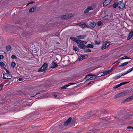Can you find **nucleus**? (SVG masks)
I'll return each instance as SVG.
<instances>
[{"label": "nucleus", "mask_w": 133, "mask_h": 133, "mask_svg": "<svg viewBox=\"0 0 133 133\" xmlns=\"http://www.w3.org/2000/svg\"><path fill=\"white\" fill-rule=\"evenodd\" d=\"M130 58L129 57L127 56H125L121 57L120 59H121V60H123L124 59H130Z\"/></svg>", "instance_id": "nucleus-32"}, {"label": "nucleus", "mask_w": 133, "mask_h": 133, "mask_svg": "<svg viewBox=\"0 0 133 133\" xmlns=\"http://www.w3.org/2000/svg\"><path fill=\"white\" fill-rule=\"evenodd\" d=\"M91 50L89 49H87L85 50H84V52H89L91 51Z\"/></svg>", "instance_id": "nucleus-44"}, {"label": "nucleus", "mask_w": 133, "mask_h": 133, "mask_svg": "<svg viewBox=\"0 0 133 133\" xmlns=\"http://www.w3.org/2000/svg\"><path fill=\"white\" fill-rule=\"evenodd\" d=\"M59 34V31H58L56 32V33L55 34V35L56 36H58Z\"/></svg>", "instance_id": "nucleus-56"}, {"label": "nucleus", "mask_w": 133, "mask_h": 133, "mask_svg": "<svg viewBox=\"0 0 133 133\" xmlns=\"http://www.w3.org/2000/svg\"><path fill=\"white\" fill-rule=\"evenodd\" d=\"M33 11H36L39 10V7H38L37 6H33Z\"/></svg>", "instance_id": "nucleus-23"}, {"label": "nucleus", "mask_w": 133, "mask_h": 133, "mask_svg": "<svg viewBox=\"0 0 133 133\" xmlns=\"http://www.w3.org/2000/svg\"><path fill=\"white\" fill-rule=\"evenodd\" d=\"M94 82L93 81H91L89 83H88L87 85H86L87 86V85H89L91 84H92Z\"/></svg>", "instance_id": "nucleus-61"}, {"label": "nucleus", "mask_w": 133, "mask_h": 133, "mask_svg": "<svg viewBox=\"0 0 133 133\" xmlns=\"http://www.w3.org/2000/svg\"><path fill=\"white\" fill-rule=\"evenodd\" d=\"M6 49L8 51H10L12 50V48L11 46L8 45L6 47Z\"/></svg>", "instance_id": "nucleus-22"}, {"label": "nucleus", "mask_w": 133, "mask_h": 133, "mask_svg": "<svg viewBox=\"0 0 133 133\" xmlns=\"http://www.w3.org/2000/svg\"><path fill=\"white\" fill-rule=\"evenodd\" d=\"M111 17V15H106L102 18L103 20H108L110 19Z\"/></svg>", "instance_id": "nucleus-11"}, {"label": "nucleus", "mask_w": 133, "mask_h": 133, "mask_svg": "<svg viewBox=\"0 0 133 133\" xmlns=\"http://www.w3.org/2000/svg\"><path fill=\"white\" fill-rule=\"evenodd\" d=\"M29 34L28 33V34H25V37H26V38H30L31 37V35L30 34V33L29 32Z\"/></svg>", "instance_id": "nucleus-37"}, {"label": "nucleus", "mask_w": 133, "mask_h": 133, "mask_svg": "<svg viewBox=\"0 0 133 133\" xmlns=\"http://www.w3.org/2000/svg\"><path fill=\"white\" fill-rule=\"evenodd\" d=\"M128 64V62H126L125 63H123L121 64V66H124Z\"/></svg>", "instance_id": "nucleus-42"}, {"label": "nucleus", "mask_w": 133, "mask_h": 133, "mask_svg": "<svg viewBox=\"0 0 133 133\" xmlns=\"http://www.w3.org/2000/svg\"><path fill=\"white\" fill-rule=\"evenodd\" d=\"M16 64L15 62H13L11 64V67L13 68H14Z\"/></svg>", "instance_id": "nucleus-38"}, {"label": "nucleus", "mask_w": 133, "mask_h": 133, "mask_svg": "<svg viewBox=\"0 0 133 133\" xmlns=\"http://www.w3.org/2000/svg\"><path fill=\"white\" fill-rule=\"evenodd\" d=\"M3 79H10L12 77L11 75L10 74H3Z\"/></svg>", "instance_id": "nucleus-4"}, {"label": "nucleus", "mask_w": 133, "mask_h": 133, "mask_svg": "<svg viewBox=\"0 0 133 133\" xmlns=\"http://www.w3.org/2000/svg\"><path fill=\"white\" fill-rule=\"evenodd\" d=\"M128 73L127 72V71L125 72L124 73H122V76H124L127 74H128Z\"/></svg>", "instance_id": "nucleus-60"}, {"label": "nucleus", "mask_w": 133, "mask_h": 133, "mask_svg": "<svg viewBox=\"0 0 133 133\" xmlns=\"http://www.w3.org/2000/svg\"><path fill=\"white\" fill-rule=\"evenodd\" d=\"M131 101L130 97H129L125 99L123 101V102L124 103L126 102H129V101Z\"/></svg>", "instance_id": "nucleus-35"}, {"label": "nucleus", "mask_w": 133, "mask_h": 133, "mask_svg": "<svg viewBox=\"0 0 133 133\" xmlns=\"http://www.w3.org/2000/svg\"><path fill=\"white\" fill-rule=\"evenodd\" d=\"M117 118L120 120L124 121L126 119L128 118V117L126 115L122 116L121 117H118Z\"/></svg>", "instance_id": "nucleus-19"}, {"label": "nucleus", "mask_w": 133, "mask_h": 133, "mask_svg": "<svg viewBox=\"0 0 133 133\" xmlns=\"http://www.w3.org/2000/svg\"><path fill=\"white\" fill-rule=\"evenodd\" d=\"M62 17L63 19H68L67 15H66L62 16Z\"/></svg>", "instance_id": "nucleus-31"}, {"label": "nucleus", "mask_w": 133, "mask_h": 133, "mask_svg": "<svg viewBox=\"0 0 133 133\" xmlns=\"http://www.w3.org/2000/svg\"><path fill=\"white\" fill-rule=\"evenodd\" d=\"M27 50H28V53H25V58H28L30 59L32 58V54L30 51H29V50L28 48L27 49Z\"/></svg>", "instance_id": "nucleus-3"}, {"label": "nucleus", "mask_w": 133, "mask_h": 133, "mask_svg": "<svg viewBox=\"0 0 133 133\" xmlns=\"http://www.w3.org/2000/svg\"><path fill=\"white\" fill-rule=\"evenodd\" d=\"M95 43L97 45H99L100 44V42H97V41H96L95 42Z\"/></svg>", "instance_id": "nucleus-58"}, {"label": "nucleus", "mask_w": 133, "mask_h": 133, "mask_svg": "<svg viewBox=\"0 0 133 133\" xmlns=\"http://www.w3.org/2000/svg\"><path fill=\"white\" fill-rule=\"evenodd\" d=\"M11 58L13 59H17V57L15 55H12L11 56Z\"/></svg>", "instance_id": "nucleus-43"}, {"label": "nucleus", "mask_w": 133, "mask_h": 133, "mask_svg": "<svg viewBox=\"0 0 133 133\" xmlns=\"http://www.w3.org/2000/svg\"><path fill=\"white\" fill-rule=\"evenodd\" d=\"M94 46L91 44H89L87 45V48H93Z\"/></svg>", "instance_id": "nucleus-30"}, {"label": "nucleus", "mask_w": 133, "mask_h": 133, "mask_svg": "<svg viewBox=\"0 0 133 133\" xmlns=\"http://www.w3.org/2000/svg\"><path fill=\"white\" fill-rule=\"evenodd\" d=\"M87 45H78V46L79 48L81 49H85L87 48Z\"/></svg>", "instance_id": "nucleus-16"}, {"label": "nucleus", "mask_w": 133, "mask_h": 133, "mask_svg": "<svg viewBox=\"0 0 133 133\" xmlns=\"http://www.w3.org/2000/svg\"><path fill=\"white\" fill-rule=\"evenodd\" d=\"M97 25L98 26H100L101 25H102V23L100 21H99L97 22Z\"/></svg>", "instance_id": "nucleus-45"}, {"label": "nucleus", "mask_w": 133, "mask_h": 133, "mask_svg": "<svg viewBox=\"0 0 133 133\" xmlns=\"http://www.w3.org/2000/svg\"><path fill=\"white\" fill-rule=\"evenodd\" d=\"M121 86H120V84L116 85L115 86H114L113 88V89H116V88H118L119 87H120Z\"/></svg>", "instance_id": "nucleus-47"}, {"label": "nucleus", "mask_w": 133, "mask_h": 133, "mask_svg": "<svg viewBox=\"0 0 133 133\" xmlns=\"http://www.w3.org/2000/svg\"><path fill=\"white\" fill-rule=\"evenodd\" d=\"M86 35H80L78 36H77L76 37L78 39H83L86 37Z\"/></svg>", "instance_id": "nucleus-18"}, {"label": "nucleus", "mask_w": 133, "mask_h": 133, "mask_svg": "<svg viewBox=\"0 0 133 133\" xmlns=\"http://www.w3.org/2000/svg\"><path fill=\"white\" fill-rule=\"evenodd\" d=\"M77 84V83H69L67 85L68 87L70 85H73L74 84Z\"/></svg>", "instance_id": "nucleus-50"}, {"label": "nucleus", "mask_w": 133, "mask_h": 133, "mask_svg": "<svg viewBox=\"0 0 133 133\" xmlns=\"http://www.w3.org/2000/svg\"><path fill=\"white\" fill-rule=\"evenodd\" d=\"M133 35V31L132 30L129 32L128 35V36L127 38V40H128L130 39L132 37Z\"/></svg>", "instance_id": "nucleus-8"}, {"label": "nucleus", "mask_w": 133, "mask_h": 133, "mask_svg": "<svg viewBox=\"0 0 133 133\" xmlns=\"http://www.w3.org/2000/svg\"><path fill=\"white\" fill-rule=\"evenodd\" d=\"M70 38L72 40L74 41L75 42V41H76L77 40H78V39L76 38L73 37H70Z\"/></svg>", "instance_id": "nucleus-29"}, {"label": "nucleus", "mask_w": 133, "mask_h": 133, "mask_svg": "<svg viewBox=\"0 0 133 133\" xmlns=\"http://www.w3.org/2000/svg\"><path fill=\"white\" fill-rule=\"evenodd\" d=\"M51 68H56L58 65L54 61H52V63L51 64Z\"/></svg>", "instance_id": "nucleus-13"}, {"label": "nucleus", "mask_w": 133, "mask_h": 133, "mask_svg": "<svg viewBox=\"0 0 133 133\" xmlns=\"http://www.w3.org/2000/svg\"><path fill=\"white\" fill-rule=\"evenodd\" d=\"M74 79L72 78H70L68 79H67V80L66 81H69L72 80Z\"/></svg>", "instance_id": "nucleus-54"}, {"label": "nucleus", "mask_w": 133, "mask_h": 133, "mask_svg": "<svg viewBox=\"0 0 133 133\" xmlns=\"http://www.w3.org/2000/svg\"><path fill=\"white\" fill-rule=\"evenodd\" d=\"M77 25L83 28H89V27L85 23L83 22L79 23L77 24Z\"/></svg>", "instance_id": "nucleus-5"}, {"label": "nucleus", "mask_w": 133, "mask_h": 133, "mask_svg": "<svg viewBox=\"0 0 133 133\" xmlns=\"http://www.w3.org/2000/svg\"><path fill=\"white\" fill-rule=\"evenodd\" d=\"M120 77V76H116L113 77V78L114 79H117L118 78Z\"/></svg>", "instance_id": "nucleus-51"}, {"label": "nucleus", "mask_w": 133, "mask_h": 133, "mask_svg": "<svg viewBox=\"0 0 133 133\" xmlns=\"http://www.w3.org/2000/svg\"><path fill=\"white\" fill-rule=\"evenodd\" d=\"M68 87V85L67 84L65 85L63 87L60 88L59 89H65L66 88Z\"/></svg>", "instance_id": "nucleus-28"}, {"label": "nucleus", "mask_w": 133, "mask_h": 133, "mask_svg": "<svg viewBox=\"0 0 133 133\" xmlns=\"http://www.w3.org/2000/svg\"><path fill=\"white\" fill-rule=\"evenodd\" d=\"M95 75H92V74H89L87 75L86 76L85 78L86 79V81L89 80V79H89L90 78V76H95Z\"/></svg>", "instance_id": "nucleus-15"}, {"label": "nucleus", "mask_w": 133, "mask_h": 133, "mask_svg": "<svg viewBox=\"0 0 133 133\" xmlns=\"http://www.w3.org/2000/svg\"><path fill=\"white\" fill-rule=\"evenodd\" d=\"M24 91H19V94L20 95H22L23 94H24Z\"/></svg>", "instance_id": "nucleus-62"}, {"label": "nucleus", "mask_w": 133, "mask_h": 133, "mask_svg": "<svg viewBox=\"0 0 133 133\" xmlns=\"http://www.w3.org/2000/svg\"><path fill=\"white\" fill-rule=\"evenodd\" d=\"M29 12H32L34 11H33V7H32L31 8H30L29 10Z\"/></svg>", "instance_id": "nucleus-48"}, {"label": "nucleus", "mask_w": 133, "mask_h": 133, "mask_svg": "<svg viewBox=\"0 0 133 133\" xmlns=\"http://www.w3.org/2000/svg\"><path fill=\"white\" fill-rule=\"evenodd\" d=\"M68 19H69L71 18V17H72V16H73V15L72 14H70L69 15L68 14Z\"/></svg>", "instance_id": "nucleus-41"}, {"label": "nucleus", "mask_w": 133, "mask_h": 133, "mask_svg": "<svg viewBox=\"0 0 133 133\" xmlns=\"http://www.w3.org/2000/svg\"><path fill=\"white\" fill-rule=\"evenodd\" d=\"M75 42L77 44L79 45H81V40L78 39V40H77Z\"/></svg>", "instance_id": "nucleus-26"}, {"label": "nucleus", "mask_w": 133, "mask_h": 133, "mask_svg": "<svg viewBox=\"0 0 133 133\" xmlns=\"http://www.w3.org/2000/svg\"><path fill=\"white\" fill-rule=\"evenodd\" d=\"M92 75H94L95 76H90V78L89 79V80H91L93 79H96L98 77L97 76V75H95V74H92Z\"/></svg>", "instance_id": "nucleus-20"}, {"label": "nucleus", "mask_w": 133, "mask_h": 133, "mask_svg": "<svg viewBox=\"0 0 133 133\" xmlns=\"http://www.w3.org/2000/svg\"><path fill=\"white\" fill-rule=\"evenodd\" d=\"M72 119L71 117H70L65 122H64L63 125L64 126H67L70 123V122Z\"/></svg>", "instance_id": "nucleus-6"}, {"label": "nucleus", "mask_w": 133, "mask_h": 133, "mask_svg": "<svg viewBox=\"0 0 133 133\" xmlns=\"http://www.w3.org/2000/svg\"><path fill=\"white\" fill-rule=\"evenodd\" d=\"M89 25L92 27L94 28L95 26L96 23L94 22H92L90 23Z\"/></svg>", "instance_id": "nucleus-24"}, {"label": "nucleus", "mask_w": 133, "mask_h": 133, "mask_svg": "<svg viewBox=\"0 0 133 133\" xmlns=\"http://www.w3.org/2000/svg\"><path fill=\"white\" fill-rule=\"evenodd\" d=\"M77 123V120L76 118V117H75L74 118L72 119L71 120V123L73 124V125L75 123Z\"/></svg>", "instance_id": "nucleus-21"}, {"label": "nucleus", "mask_w": 133, "mask_h": 133, "mask_svg": "<svg viewBox=\"0 0 133 133\" xmlns=\"http://www.w3.org/2000/svg\"><path fill=\"white\" fill-rule=\"evenodd\" d=\"M73 49L75 51H79V49L77 47H75L74 46H73Z\"/></svg>", "instance_id": "nucleus-33"}, {"label": "nucleus", "mask_w": 133, "mask_h": 133, "mask_svg": "<svg viewBox=\"0 0 133 133\" xmlns=\"http://www.w3.org/2000/svg\"><path fill=\"white\" fill-rule=\"evenodd\" d=\"M89 10L88 9V8H87V9H85L84 11V13H87L89 11Z\"/></svg>", "instance_id": "nucleus-46"}, {"label": "nucleus", "mask_w": 133, "mask_h": 133, "mask_svg": "<svg viewBox=\"0 0 133 133\" xmlns=\"http://www.w3.org/2000/svg\"><path fill=\"white\" fill-rule=\"evenodd\" d=\"M40 94V93H37V94H36V95H34V96H29V97H30V98H32V97H34L36 95H38V94Z\"/></svg>", "instance_id": "nucleus-57"}, {"label": "nucleus", "mask_w": 133, "mask_h": 133, "mask_svg": "<svg viewBox=\"0 0 133 133\" xmlns=\"http://www.w3.org/2000/svg\"><path fill=\"white\" fill-rule=\"evenodd\" d=\"M130 90H127L121 92L122 96H124L128 95L130 92Z\"/></svg>", "instance_id": "nucleus-10"}, {"label": "nucleus", "mask_w": 133, "mask_h": 133, "mask_svg": "<svg viewBox=\"0 0 133 133\" xmlns=\"http://www.w3.org/2000/svg\"><path fill=\"white\" fill-rule=\"evenodd\" d=\"M87 42L86 41H81V43H81V45H85L87 44Z\"/></svg>", "instance_id": "nucleus-49"}, {"label": "nucleus", "mask_w": 133, "mask_h": 133, "mask_svg": "<svg viewBox=\"0 0 133 133\" xmlns=\"http://www.w3.org/2000/svg\"><path fill=\"white\" fill-rule=\"evenodd\" d=\"M48 66V64L47 63H44L37 71L38 72H41L43 71L45 72L46 70V68Z\"/></svg>", "instance_id": "nucleus-1"}, {"label": "nucleus", "mask_w": 133, "mask_h": 133, "mask_svg": "<svg viewBox=\"0 0 133 133\" xmlns=\"http://www.w3.org/2000/svg\"><path fill=\"white\" fill-rule=\"evenodd\" d=\"M100 131V129H96L93 130L92 131L93 133H95L97 131Z\"/></svg>", "instance_id": "nucleus-40"}, {"label": "nucleus", "mask_w": 133, "mask_h": 133, "mask_svg": "<svg viewBox=\"0 0 133 133\" xmlns=\"http://www.w3.org/2000/svg\"><path fill=\"white\" fill-rule=\"evenodd\" d=\"M0 65L4 69V68H5L6 65L3 62H0Z\"/></svg>", "instance_id": "nucleus-27"}, {"label": "nucleus", "mask_w": 133, "mask_h": 133, "mask_svg": "<svg viewBox=\"0 0 133 133\" xmlns=\"http://www.w3.org/2000/svg\"><path fill=\"white\" fill-rule=\"evenodd\" d=\"M4 69L6 71V73L7 74H10V71L9 70H8L5 68H4Z\"/></svg>", "instance_id": "nucleus-53"}, {"label": "nucleus", "mask_w": 133, "mask_h": 133, "mask_svg": "<svg viewBox=\"0 0 133 133\" xmlns=\"http://www.w3.org/2000/svg\"><path fill=\"white\" fill-rule=\"evenodd\" d=\"M100 73H104V74L103 75H105L109 74V72L108 71H105L103 72H101Z\"/></svg>", "instance_id": "nucleus-36"}, {"label": "nucleus", "mask_w": 133, "mask_h": 133, "mask_svg": "<svg viewBox=\"0 0 133 133\" xmlns=\"http://www.w3.org/2000/svg\"><path fill=\"white\" fill-rule=\"evenodd\" d=\"M123 97L122 96V93L121 92L118 93L116 94L114 96V98L115 99L117 98H119Z\"/></svg>", "instance_id": "nucleus-12"}, {"label": "nucleus", "mask_w": 133, "mask_h": 133, "mask_svg": "<svg viewBox=\"0 0 133 133\" xmlns=\"http://www.w3.org/2000/svg\"><path fill=\"white\" fill-rule=\"evenodd\" d=\"M110 44L109 42H107L105 44H104L103 46H102L101 49L102 50L106 49L109 46Z\"/></svg>", "instance_id": "nucleus-9"}, {"label": "nucleus", "mask_w": 133, "mask_h": 133, "mask_svg": "<svg viewBox=\"0 0 133 133\" xmlns=\"http://www.w3.org/2000/svg\"><path fill=\"white\" fill-rule=\"evenodd\" d=\"M118 8L120 9H123L125 6V4L123 2V1H120L118 3Z\"/></svg>", "instance_id": "nucleus-2"}, {"label": "nucleus", "mask_w": 133, "mask_h": 133, "mask_svg": "<svg viewBox=\"0 0 133 133\" xmlns=\"http://www.w3.org/2000/svg\"><path fill=\"white\" fill-rule=\"evenodd\" d=\"M56 94H57V95L58 96L57 98H58L62 94L61 93H59L58 92H56Z\"/></svg>", "instance_id": "nucleus-39"}, {"label": "nucleus", "mask_w": 133, "mask_h": 133, "mask_svg": "<svg viewBox=\"0 0 133 133\" xmlns=\"http://www.w3.org/2000/svg\"><path fill=\"white\" fill-rule=\"evenodd\" d=\"M130 99L131 100H133V95L130 96Z\"/></svg>", "instance_id": "nucleus-64"}, {"label": "nucleus", "mask_w": 133, "mask_h": 133, "mask_svg": "<svg viewBox=\"0 0 133 133\" xmlns=\"http://www.w3.org/2000/svg\"><path fill=\"white\" fill-rule=\"evenodd\" d=\"M118 3L117 2H115V3L113 4L112 6L114 8H116L117 6L118 7Z\"/></svg>", "instance_id": "nucleus-25"}, {"label": "nucleus", "mask_w": 133, "mask_h": 133, "mask_svg": "<svg viewBox=\"0 0 133 133\" xmlns=\"http://www.w3.org/2000/svg\"><path fill=\"white\" fill-rule=\"evenodd\" d=\"M32 101V99L29 97L25 98V102L31 103Z\"/></svg>", "instance_id": "nucleus-17"}, {"label": "nucleus", "mask_w": 133, "mask_h": 133, "mask_svg": "<svg viewBox=\"0 0 133 133\" xmlns=\"http://www.w3.org/2000/svg\"><path fill=\"white\" fill-rule=\"evenodd\" d=\"M110 1L109 0H105L103 3V6H107L110 3Z\"/></svg>", "instance_id": "nucleus-14"}, {"label": "nucleus", "mask_w": 133, "mask_h": 133, "mask_svg": "<svg viewBox=\"0 0 133 133\" xmlns=\"http://www.w3.org/2000/svg\"><path fill=\"white\" fill-rule=\"evenodd\" d=\"M106 111H105L104 110H101V114L103 113H106Z\"/></svg>", "instance_id": "nucleus-55"}, {"label": "nucleus", "mask_w": 133, "mask_h": 133, "mask_svg": "<svg viewBox=\"0 0 133 133\" xmlns=\"http://www.w3.org/2000/svg\"><path fill=\"white\" fill-rule=\"evenodd\" d=\"M88 8L89 10H92L94 9H93V8H92V6H88Z\"/></svg>", "instance_id": "nucleus-52"}, {"label": "nucleus", "mask_w": 133, "mask_h": 133, "mask_svg": "<svg viewBox=\"0 0 133 133\" xmlns=\"http://www.w3.org/2000/svg\"><path fill=\"white\" fill-rule=\"evenodd\" d=\"M81 57L79 58H78V59L79 61H81L82 60L86 59L88 57V56L87 55H80Z\"/></svg>", "instance_id": "nucleus-7"}, {"label": "nucleus", "mask_w": 133, "mask_h": 133, "mask_svg": "<svg viewBox=\"0 0 133 133\" xmlns=\"http://www.w3.org/2000/svg\"><path fill=\"white\" fill-rule=\"evenodd\" d=\"M92 8H94L93 9H94L96 7V5H92Z\"/></svg>", "instance_id": "nucleus-63"}, {"label": "nucleus", "mask_w": 133, "mask_h": 133, "mask_svg": "<svg viewBox=\"0 0 133 133\" xmlns=\"http://www.w3.org/2000/svg\"><path fill=\"white\" fill-rule=\"evenodd\" d=\"M130 81L126 82H124L121 83L120 84V86H121L123 85H124L128 83H129Z\"/></svg>", "instance_id": "nucleus-34"}, {"label": "nucleus", "mask_w": 133, "mask_h": 133, "mask_svg": "<svg viewBox=\"0 0 133 133\" xmlns=\"http://www.w3.org/2000/svg\"><path fill=\"white\" fill-rule=\"evenodd\" d=\"M32 105V103L30 104H25V106H31Z\"/></svg>", "instance_id": "nucleus-59"}]
</instances>
